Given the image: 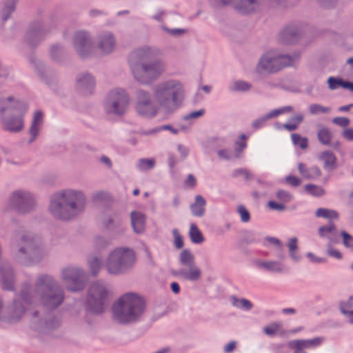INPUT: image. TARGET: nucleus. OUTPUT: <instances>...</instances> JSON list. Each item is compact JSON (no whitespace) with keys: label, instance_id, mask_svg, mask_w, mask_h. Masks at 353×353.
Returning <instances> with one entry per match:
<instances>
[{"label":"nucleus","instance_id":"f257e3e1","mask_svg":"<svg viewBox=\"0 0 353 353\" xmlns=\"http://www.w3.org/2000/svg\"><path fill=\"white\" fill-rule=\"evenodd\" d=\"M184 95L183 84L176 80H169L159 84L154 92V99L149 93L139 90L137 94L135 108L139 114L147 117L154 116L158 109L170 102L176 103Z\"/></svg>","mask_w":353,"mask_h":353},{"label":"nucleus","instance_id":"f03ea898","mask_svg":"<svg viewBox=\"0 0 353 353\" xmlns=\"http://www.w3.org/2000/svg\"><path fill=\"white\" fill-rule=\"evenodd\" d=\"M146 307L145 299L139 294L127 292L121 295L113 304L114 319L120 323L128 324L139 321Z\"/></svg>","mask_w":353,"mask_h":353},{"label":"nucleus","instance_id":"7ed1b4c3","mask_svg":"<svg viewBox=\"0 0 353 353\" xmlns=\"http://www.w3.org/2000/svg\"><path fill=\"white\" fill-rule=\"evenodd\" d=\"M85 197L81 192L72 190L57 194L50 204V210L57 217L68 219L84 205Z\"/></svg>","mask_w":353,"mask_h":353},{"label":"nucleus","instance_id":"20e7f679","mask_svg":"<svg viewBox=\"0 0 353 353\" xmlns=\"http://www.w3.org/2000/svg\"><path fill=\"white\" fill-rule=\"evenodd\" d=\"M27 106L16 101L13 97H8L0 102V112L3 114L6 110L16 113V115L3 121V128L6 130L17 132L23 128V116L27 111Z\"/></svg>","mask_w":353,"mask_h":353},{"label":"nucleus","instance_id":"39448f33","mask_svg":"<svg viewBox=\"0 0 353 353\" xmlns=\"http://www.w3.org/2000/svg\"><path fill=\"white\" fill-rule=\"evenodd\" d=\"M134 258V254L131 250L116 249L108 259L106 269L110 274H120L132 265Z\"/></svg>","mask_w":353,"mask_h":353},{"label":"nucleus","instance_id":"423d86ee","mask_svg":"<svg viewBox=\"0 0 353 353\" xmlns=\"http://www.w3.org/2000/svg\"><path fill=\"white\" fill-rule=\"evenodd\" d=\"M294 59L290 56L268 52L261 59L257 70L259 72H276L285 67L292 65Z\"/></svg>","mask_w":353,"mask_h":353},{"label":"nucleus","instance_id":"0eeeda50","mask_svg":"<svg viewBox=\"0 0 353 353\" xmlns=\"http://www.w3.org/2000/svg\"><path fill=\"white\" fill-rule=\"evenodd\" d=\"M108 297V291L100 283H94L89 288L88 304L89 310L94 313H101Z\"/></svg>","mask_w":353,"mask_h":353},{"label":"nucleus","instance_id":"6e6552de","mask_svg":"<svg viewBox=\"0 0 353 353\" xmlns=\"http://www.w3.org/2000/svg\"><path fill=\"white\" fill-rule=\"evenodd\" d=\"M164 65L161 61H154L133 68L135 78L142 83H149L160 76L164 71Z\"/></svg>","mask_w":353,"mask_h":353},{"label":"nucleus","instance_id":"1a4fd4ad","mask_svg":"<svg viewBox=\"0 0 353 353\" xmlns=\"http://www.w3.org/2000/svg\"><path fill=\"white\" fill-rule=\"evenodd\" d=\"M39 282L40 285H44V290L47 292L42 297L43 303L52 308L59 306L63 300L62 292L51 283V279L48 276L41 277Z\"/></svg>","mask_w":353,"mask_h":353},{"label":"nucleus","instance_id":"9d476101","mask_svg":"<svg viewBox=\"0 0 353 353\" xmlns=\"http://www.w3.org/2000/svg\"><path fill=\"white\" fill-rule=\"evenodd\" d=\"M108 111L117 114H123L130 103V97L125 90L115 89L109 94Z\"/></svg>","mask_w":353,"mask_h":353},{"label":"nucleus","instance_id":"9b49d317","mask_svg":"<svg viewBox=\"0 0 353 353\" xmlns=\"http://www.w3.org/2000/svg\"><path fill=\"white\" fill-rule=\"evenodd\" d=\"M64 282L67 288L70 291L81 290L84 285V275L77 268H68L63 272Z\"/></svg>","mask_w":353,"mask_h":353},{"label":"nucleus","instance_id":"f8f14e48","mask_svg":"<svg viewBox=\"0 0 353 353\" xmlns=\"http://www.w3.org/2000/svg\"><path fill=\"white\" fill-rule=\"evenodd\" d=\"M323 341V337H316L312 339H297L289 341L288 346L290 349L294 350V353H307L306 349L316 348L320 346Z\"/></svg>","mask_w":353,"mask_h":353},{"label":"nucleus","instance_id":"ddd939ff","mask_svg":"<svg viewBox=\"0 0 353 353\" xmlns=\"http://www.w3.org/2000/svg\"><path fill=\"white\" fill-rule=\"evenodd\" d=\"M12 202L19 212L26 211L28 208H30L33 205V199L31 195L21 191L13 193Z\"/></svg>","mask_w":353,"mask_h":353},{"label":"nucleus","instance_id":"4468645a","mask_svg":"<svg viewBox=\"0 0 353 353\" xmlns=\"http://www.w3.org/2000/svg\"><path fill=\"white\" fill-rule=\"evenodd\" d=\"M276 197L280 202L270 201L268 205L272 210L279 211L285 210V204L290 202L292 199V195L290 192L282 190L276 192Z\"/></svg>","mask_w":353,"mask_h":353},{"label":"nucleus","instance_id":"2eb2a0df","mask_svg":"<svg viewBox=\"0 0 353 353\" xmlns=\"http://www.w3.org/2000/svg\"><path fill=\"white\" fill-rule=\"evenodd\" d=\"M319 160L323 162L325 170L332 171L337 168L338 160L334 154L330 150H325L319 156Z\"/></svg>","mask_w":353,"mask_h":353},{"label":"nucleus","instance_id":"dca6fc26","mask_svg":"<svg viewBox=\"0 0 353 353\" xmlns=\"http://www.w3.org/2000/svg\"><path fill=\"white\" fill-rule=\"evenodd\" d=\"M298 168L299 173L304 179H314L321 175V170L317 166L308 168L305 163H300Z\"/></svg>","mask_w":353,"mask_h":353},{"label":"nucleus","instance_id":"f3484780","mask_svg":"<svg viewBox=\"0 0 353 353\" xmlns=\"http://www.w3.org/2000/svg\"><path fill=\"white\" fill-rule=\"evenodd\" d=\"M206 201L201 195H196L194 202L190 205V210L195 216L201 217L205 212Z\"/></svg>","mask_w":353,"mask_h":353},{"label":"nucleus","instance_id":"a211bd4d","mask_svg":"<svg viewBox=\"0 0 353 353\" xmlns=\"http://www.w3.org/2000/svg\"><path fill=\"white\" fill-rule=\"evenodd\" d=\"M188 270L182 269L178 274L190 281H197L201 276V270L194 264L188 265Z\"/></svg>","mask_w":353,"mask_h":353},{"label":"nucleus","instance_id":"6ab92c4d","mask_svg":"<svg viewBox=\"0 0 353 353\" xmlns=\"http://www.w3.org/2000/svg\"><path fill=\"white\" fill-rule=\"evenodd\" d=\"M132 225L137 233H141L145 229V216L143 214L132 212L131 214Z\"/></svg>","mask_w":353,"mask_h":353},{"label":"nucleus","instance_id":"aec40b11","mask_svg":"<svg viewBox=\"0 0 353 353\" xmlns=\"http://www.w3.org/2000/svg\"><path fill=\"white\" fill-rule=\"evenodd\" d=\"M263 332L270 336L276 334L284 336L287 332L283 329V325L281 322L274 321L263 327Z\"/></svg>","mask_w":353,"mask_h":353},{"label":"nucleus","instance_id":"412c9836","mask_svg":"<svg viewBox=\"0 0 353 353\" xmlns=\"http://www.w3.org/2000/svg\"><path fill=\"white\" fill-rule=\"evenodd\" d=\"M316 217H323L329 220V222H334L339 218L338 212L327 208H319L315 212Z\"/></svg>","mask_w":353,"mask_h":353},{"label":"nucleus","instance_id":"4be33fe9","mask_svg":"<svg viewBox=\"0 0 353 353\" xmlns=\"http://www.w3.org/2000/svg\"><path fill=\"white\" fill-rule=\"evenodd\" d=\"M340 310L353 324V297H350L347 301L340 303Z\"/></svg>","mask_w":353,"mask_h":353},{"label":"nucleus","instance_id":"5701e85b","mask_svg":"<svg viewBox=\"0 0 353 353\" xmlns=\"http://www.w3.org/2000/svg\"><path fill=\"white\" fill-rule=\"evenodd\" d=\"M319 142L325 145H330L332 141V132L327 127H321L317 132Z\"/></svg>","mask_w":353,"mask_h":353},{"label":"nucleus","instance_id":"b1692460","mask_svg":"<svg viewBox=\"0 0 353 353\" xmlns=\"http://www.w3.org/2000/svg\"><path fill=\"white\" fill-rule=\"evenodd\" d=\"M189 236L192 242L196 244L201 243L205 240L201 231L194 223L190 225Z\"/></svg>","mask_w":353,"mask_h":353},{"label":"nucleus","instance_id":"393cba45","mask_svg":"<svg viewBox=\"0 0 353 353\" xmlns=\"http://www.w3.org/2000/svg\"><path fill=\"white\" fill-rule=\"evenodd\" d=\"M304 189L307 194L313 196L320 197L325 194V190L321 186L314 184H307L304 186Z\"/></svg>","mask_w":353,"mask_h":353},{"label":"nucleus","instance_id":"a878e982","mask_svg":"<svg viewBox=\"0 0 353 353\" xmlns=\"http://www.w3.org/2000/svg\"><path fill=\"white\" fill-rule=\"evenodd\" d=\"M43 114L41 111H37L34 114L32 126L30 128V133L34 137H36L39 130V126L42 123Z\"/></svg>","mask_w":353,"mask_h":353},{"label":"nucleus","instance_id":"bb28decb","mask_svg":"<svg viewBox=\"0 0 353 353\" xmlns=\"http://www.w3.org/2000/svg\"><path fill=\"white\" fill-rule=\"evenodd\" d=\"M303 121V116L301 114H297L293 117L291 122L289 123H285L283 128L288 131H293L296 130L301 123Z\"/></svg>","mask_w":353,"mask_h":353},{"label":"nucleus","instance_id":"cd10ccee","mask_svg":"<svg viewBox=\"0 0 353 353\" xmlns=\"http://www.w3.org/2000/svg\"><path fill=\"white\" fill-rule=\"evenodd\" d=\"M114 45V40L111 34H108L101 43V48L102 50L105 52H110L113 49Z\"/></svg>","mask_w":353,"mask_h":353},{"label":"nucleus","instance_id":"c85d7f7f","mask_svg":"<svg viewBox=\"0 0 353 353\" xmlns=\"http://www.w3.org/2000/svg\"><path fill=\"white\" fill-rule=\"evenodd\" d=\"M336 231V227L334 222H329L327 225L319 228V234L321 236H327L329 234H334Z\"/></svg>","mask_w":353,"mask_h":353},{"label":"nucleus","instance_id":"c756f323","mask_svg":"<svg viewBox=\"0 0 353 353\" xmlns=\"http://www.w3.org/2000/svg\"><path fill=\"white\" fill-rule=\"evenodd\" d=\"M257 265L259 267L270 271L278 272L281 270L280 263L276 261H259Z\"/></svg>","mask_w":353,"mask_h":353},{"label":"nucleus","instance_id":"7c9ffc66","mask_svg":"<svg viewBox=\"0 0 353 353\" xmlns=\"http://www.w3.org/2000/svg\"><path fill=\"white\" fill-rule=\"evenodd\" d=\"M292 140L294 145L299 146L301 149H306L308 145V141L306 137H301L299 134H292Z\"/></svg>","mask_w":353,"mask_h":353},{"label":"nucleus","instance_id":"2f4dec72","mask_svg":"<svg viewBox=\"0 0 353 353\" xmlns=\"http://www.w3.org/2000/svg\"><path fill=\"white\" fill-rule=\"evenodd\" d=\"M180 261L183 265H190L194 264V256L188 250H183L180 254Z\"/></svg>","mask_w":353,"mask_h":353},{"label":"nucleus","instance_id":"473e14b6","mask_svg":"<svg viewBox=\"0 0 353 353\" xmlns=\"http://www.w3.org/2000/svg\"><path fill=\"white\" fill-rule=\"evenodd\" d=\"M309 111L312 114H327L330 112V108L314 103L310 105Z\"/></svg>","mask_w":353,"mask_h":353},{"label":"nucleus","instance_id":"72a5a7b5","mask_svg":"<svg viewBox=\"0 0 353 353\" xmlns=\"http://www.w3.org/2000/svg\"><path fill=\"white\" fill-rule=\"evenodd\" d=\"M242 6H239L238 9L243 13L252 12L254 8L256 0H241Z\"/></svg>","mask_w":353,"mask_h":353},{"label":"nucleus","instance_id":"f704fd0d","mask_svg":"<svg viewBox=\"0 0 353 353\" xmlns=\"http://www.w3.org/2000/svg\"><path fill=\"white\" fill-rule=\"evenodd\" d=\"M87 35L85 32H79L75 36V46L77 48L86 46L88 43Z\"/></svg>","mask_w":353,"mask_h":353},{"label":"nucleus","instance_id":"c9c22d12","mask_svg":"<svg viewBox=\"0 0 353 353\" xmlns=\"http://www.w3.org/2000/svg\"><path fill=\"white\" fill-rule=\"evenodd\" d=\"M89 265L92 274L96 275L101 268V261L97 257H92Z\"/></svg>","mask_w":353,"mask_h":353},{"label":"nucleus","instance_id":"e433bc0d","mask_svg":"<svg viewBox=\"0 0 353 353\" xmlns=\"http://www.w3.org/2000/svg\"><path fill=\"white\" fill-rule=\"evenodd\" d=\"M154 165L155 161L153 159H141L139 161V167L143 170H150Z\"/></svg>","mask_w":353,"mask_h":353},{"label":"nucleus","instance_id":"4c0bfd02","mask_svg":"<svg viewBox=\"0 0 353 353\" xmlns=\"http://www.w3.org/2000/svg\"><path fill=\"white\" fill-rule=\"evenodd\" d=\"M343 80L341 78L330 77L327 79L328 87L330 90H336L340 87H343Z\"/></svg>","mask_w":353,"mask_h":353},{"label":"nucleus","instance_id":"58836bf2","mask_svg":"<svg viewBox=\"0 0 353 353\" xmlns=\"http://www.w3.org/2000/svg\"><path fill=\"white\" fill-rule=\"evenodd\" d=\"M293 110V108L292 106H285V107H283L281 108H279V109H277V110H274L272 111H271L268 115H267V118L268 119H270V118H272V117H276L280 114H284V113H286V112H290Z\"/></svg>","mask_w":353,"mask_h":353},{"label":"nucleus","instance_id":"ea45409f","mask_svg":"<svg viewBox=\"0 0 353 353\" xmlns=\"http://www.w3.org/2000/svg\"><path fill=\"white\" fill-rule=\"evenodd\" d=\"M247 137L242 134L239 139L235 142V149L239 153L241 152L247 146Z\"/></svg>","mask_w":353,"mask_h":353},{"label":"nucleus","instance_id":"a19ab883","mask_svg":"<svg viewBox=\"0 0 353 353\" xmlns=\"http://www.w3.org/2000/svg\"><path fill=\"white\" fill-rule=\"evenodd\" d=\"M172 234L174 236V243L177 249H181L183 247V239L179 231L177 229L172 230Z\"/></svg>","mask_w":353,"mask_h":353},{"label":"nucleus","instance_id":"79ce46f5","mask_svg":"<svg viewBox=\"0 0 353 353\" xmlns=\"http://www.w3.org/2000/svg\"><path fill=\"white\" fill-rule=\"evenodd\" d=\"M232 86V90L235 91H247L251 88L250 84L242 81H235Z\"/></svg>","mask_w":353,"mask_h":353},{"label":"nucleus","instance_id":"37998d69","mask_svg":"<svg viewBox=\"0 0 353 353\" xmlns=\"http://www.w3.org/2000/svg\"><path fill=\"white\" fill-rule=\"evenodd\" d=\"M237 212L241 216L243 222H248L250 219V214L248 210L243 205H239Z\"/></svg>","mask_w":353,"mask_h":353},{"label":"nucleus","instance_id":"c03bdc74","mask_svg":"<svg viewBox=\"0 0 353 353\" xmlns=\"http://www.w3.org/2000/svg\"><path fill=\"white\" fill-rule=\"evenodd\" d=\"M197 184L196 179L193 174H188L187 179L184 181V186L188 189H194Z\"/></svg>","mask_w":353,"mask_h":353},{"label":"nucleus","instance_id":"a18cd8bd","mask_svg":"<svg viewBox=\"0 0 353 353\" xmlns=\"http://www.w3.org/2000/svg\"><path fill=\"white\" fill-rule=\"evenodd\" d=\"M286 182L293 187H297L301 185V181L295 176L290 175L285 178Z\"/></svg>","mask_w":353,"mask_h":353},{"label":"nucleus","instance_id":"49530a36","mask_svg":"<svg viewBox=\"0 0 353 353\" xmlns=\"http://www.w3.org/2000/svg\"><path fill=\"white\" fill-rule=\"evenodd\" d=\"M343 239V243L346 247H351L353 245V237L345 232V231L341 232V233Z\"/></svg>","mask_w":353,"mask_h":353},{"label":"nucleus","instance_id":"de8ad7c7","mask_svg":"<svg viewBox=\"0 0 353 353\" xmlns=\"http://www.w3.org/2000/svg\"><path fill=\"white\" fill-rule=\"evenodd\" d=\"M333 123L341 127H346L349 125L350 120L345 117H336L333 119Z\"/></svg>","mask_w":353,"mask_h":353},{"label":"nucleus","instance_id":"09e8293b","mask_svg":"<svg viewBox=\"0 0 353 353\" xmlns=\"http://www.w3.org/2000/svg\"><path fill=\"white\" fill-rule=\"evenodd\" d=\"M327 254L329 256L337 259H341L342 258V254L339 250L332 247H330L328 248Z\"/></svg>","mask_w":353,"mask_h":353},{"label":"nucleus","instance_id":"8fccbe9b","mask_svg":"<svg viewBox=\"0 0 353 353\" xmlns=\"http://www.w3.org/2000/svg\"><path fill=\"white\" fill-rule=\"evenodd\" d=\"M289 250L291 254H293L294 251L297 249V239L292 238L290 239L288 244Z\"/></svg>","mask_w":353,"mask_h":353},{"label":"nucleus","instance_id":"3c124183","mask_svg":"<svg viewBox=\"0 0 353 353\" xmlns=\"http://www.w3.org/2000/svg\"><path fill=\"white\" fill-rule=\"evenodd\" d=\"M79 81L82 83H88L89 85L94 84L92 77L91 75H90L89 74H84L81 79H79Z\"/></svg>","mask_w":353,"mask_h":353},{"label":"nucleus","instance_id":"603ef678","mask_svg":"<svg viewBox=\"0 0 353 353\" xmlns=\"http://www.w3.org/2000/svg\"><path fill=\"white\" fill-rule=\"evenodd\" d=\"M234 175L235 176H238V175L243 176L246 179H248L250 177V174L249 171L246 169H239V170H235Z\"/></svg>","mask_w":353,"mask_h":353},{"label":"nucleus","instance_id":"864d4df0","mask_svg":"<svg viewBox=\"0 0 353 353\" xmlns=\"http://www.w3.org/2000/svg\"><path fill=\"white\" fill-rule=\"evenodd\" d=\"M204 110L201 109V110H199L198 111H195V112H191L188 116V118L189 119H196L199 117H201L204 114Z\"/></svg>","mask_w":353,"mask_h":353},{"label":"nucleus","instance_id":"5fc2aeb1","mask_svg":"<svg viewBox=\"0 0 353 353\" xmlns=\"http://www.w3.org/2000/svg\"><path fill=\"white\" fill-rule=\"evenodd\" d=\"M265 240H266L268 243H271V244H273V245H276V246H278L279 248H281V241H280L278 239H276V238H274V237H267V238L265 239Z\"/></svg>","mask_w":353,"mask_h":353},{"label":"nucleus","instance_id":"6e6d98bb","mask_svg":"<svg viewBox=\"0 0 353 353\" xmlns=\"http://www.w3.org/2000/svg\"><path fill=\"white\" fill-rule=\"evenodd\" d=\"M236 348V342L234 341H231L229 343H228L225 347H224V350L225 352L227 353H230L232 352L234 349Z\"/></svg>","mask_w":353,"mask_h":353},{"label":"nucleus","instance_id":"4d7b16f0","mask_svg":"<svg viewBox=\"0 0 353 353\" xmlns=\"http://www.w3.org/2000/svg\"><path fill=\"white\" fill-rule=\"evenodd\" d=\"M239 303L241 307L246 310H250L252 307V304L251 303V302L246 299H241L240 300Z\"/></svg>","mask_w":353,"mask_h":353},{"label":"nucleus","instance_id":"13d9d810","mask_svg":"<svg viewBox=\"0 0 353 353\" xmlns=\"http://www.w3.org/2000/svg\"><path fill=\"white\" fill-rule=\"evenodd\" d=\"M343 136L348 140H353V129H346L343 132Z\"/></svg>","mask_w":353,"mask_h":353},{"label":"nucleus","instance_id":"bf43d9fd","mask_svg":"<svg viewBox=\"0 0 353 353\" xmlns=\"http://www.w3.org/2000/svg\"><path fill=\"white\" fill-rule=\"evenodd\" d=\"M3 288L6 290H12L13 288L12 282H8L4 277L2 279Z\"/></svg>","mask_w":353,"mask_h":353},{"label":"nucleus","instance_id":"052dcab7","mask_svg":"<svg viewBox=\"0 0 353 353\" xmlns=\"http://www.w3.org/2000/svg\"><path fill=\"white\" fill-rule=\"evenodd\" d=\"M171 289L175 294H178L180 292L179 285L176 282H173L171 283Z\"/></svg>","mask_w":353,"mask_h":353},{"label":"nucleus","instance_id":"680f3d73","mask_svg":"<svg viewBox=\"0 0 353 353\" xmlns=\"http://www.w3.org/2000/svg\"><path fill=\"white\" fill-rule=\"evenodd\" d=\"M22 241L24 243H26V247L29 248H32V240L29 239L28 237L24 236L22 239Z\"/></svg>","mask_w":353,"mask_h":353},{"label":"nucleus","instance_id":"e2e57ef3","mask_svg":"<svg viewBox=\"0 0 353 353\" xmlns=\"http://www.w3.org/2000/svg\"><path fill=\"white\" fill-rule=\"evenodd\" d=\"M218 154L221 158L228 159L229 154L227 150H221L218 152Z\"/></svg>","mask_w":353,"mask_h":353},{"label":"nucleus","instance_id":"0e129e2a","mask_svg":"<svg viewBox=\"0 0 353 353\" xmlns=\"http://www.w3.org/2000/svg\"><path fill=\"white\" fill-rule=\"evenodd\" d=\"M308 256L311 259V260L314 262H317V263H322V262H325V259H320V258H316L314 254L310 253L308 254Z\"/></svg>","mask_w":353,"mask_h":353},{"label":"nucleus","instance_id":"69168bd1","mask_svg":"<svg viewBox=\"0 0 353 353\" xmlns=\"http://www.w3.org/2000/svg\"><path fill=\"white\" fill-rule=\"evenodd\" d=\"M345 89H348L353 92V83L348 82V81H343V87Z\"/></svg>","mask_w":353,"mask_h":353},{"label":"nucleus","instance_id":"338daca9","mask_svg":"<svg viewBox=\"0 0 353 353\" xmlns=\"http://www.w3.org/2000/svg\"><path fill=\"white\" fill-rule=\"evenodd\" d=\"M282 313L284 314H294L296 313V310L294 308H284L282 310Z\"/></svg>","mask_w":353,"mask_h":353},{"label":"nucleus","instance_id":"774afa93","mask_svg":"<svg viewBox=\"0 0 353 353\" xmlns=\"http://www.w3.org/2000/svg\"><path fill=\"white\" fill-rule=\"evenodd\" d=\"M294 34L292 33V32H290L289 30H285L283 31V32L282 33V37L284 38V39H288V37H292L294 36Z\"/></svg>","mask_w":353,"mask_h":353}]
</instances>
